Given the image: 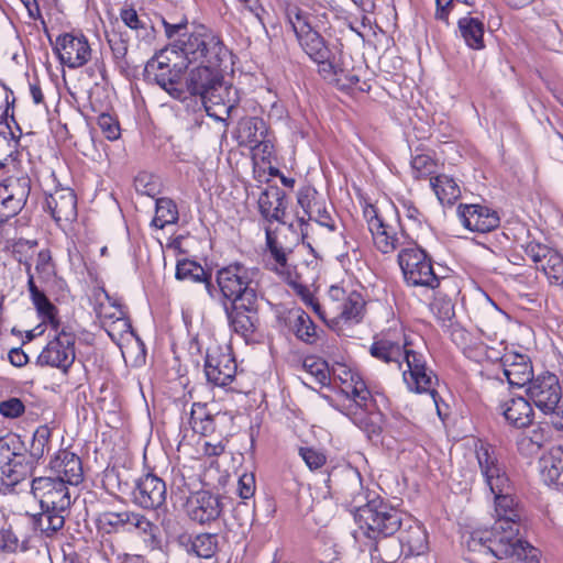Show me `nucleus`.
I'll return each mask as SVG.
<instances>
[{
  "instance_id": "obj_39",
  "label": "nucleus",
  "mask_w": 563,
  "mask_h": 563,
  "mask_svg": "<svg viewBox=\"0 0 563 563\" xmlns=\"http://www.w3.org/2000/svg\"><path fill=\"white\" fill-rule=\"evenodd\" d=\"M176 278L179 280L205 283L206 288L211 292L210 275L195 261L187 258L178 261L176 265Z\"/></svg>"
},
{
  "instance_id": "obj_56",
  "label": "nucleus",
  "mask_w": 563,
  "mask_h": 563,
  "mask_svg": "<svg viewBox=\"0 0 563 563\" xmlns=\"http://www.w3.org/2000/svg\"><path fill=\"white\" fill-rule=\"evenodd\" d=\"M319 194L311 186H305L298 190L297 201L302 208L305 214H311L313 208H316L320 201H318Z\"/></svg>"
},
{
  "instance_id": "obj_22",
  "label": "nucleus",
  "mask_w": 563,
  "mask_h": 563,
  "mask_svg": "<svg viewBox=\"0 0 563 563\" xmlns=\"http://www.w3.org/2000/svg\"><path fill=\"white\" fill-rule=\"evenodd\" d=\"M457 216L462 224L474 232H489L499 225L496 211L479 205H460Z\"/></svg>"
},
{
  "instance_id": "obj_41",
  "label": "nucleus",
  "mask_w": 563,
  "mask_h": 563,
  "mask_svg": "<svg viewBox=\"0 0 563 563\" xmlns=\"http://www.w3.org/2000/svg\"><path fill=\"white\" fill-rule=\"evenodd\" d=\"M189 423L195 433L203 437L210 435L216 430L214 418L207 411L205 404L195 402L192 405Z\"/></svg>"
},
{
  "instance_id": "obj_13",
  "label": "nucleus",
  "mask_w": 563,
  "mask_h": 563,
  "mask_svg": "<svg viewBox=\"0 0 563 563\" xmlns=\"http://www.w3.org/2000/svg\"><path fill=\"white\" fill-rule=\"evenodd\" d=\"M68 485L60 478L40 476L32 481L31 488L42 510L66 511L71 505Z\"/></svg>"
},
{
  "instance_id": "obj_48",
  "label": "nucleus",
  "mask_w": 563,
  "mask_h": 563,
  "mask_svg": "<svg viewBox=\"0 0 563 563\" xmlns=\"http://www.w3.org/2000/svg\"><path fill=\"white\" fill-rule=\"evenodd\" d=\"M294 329L296 336L305 343L312 344L318 338L317 327L309 314L305 311L298 312L294 323Z\"/></svg>"
},
{
  "instance_id": "obj_18",
  "label": "nucleus",
  "mask_w": 563,
  "mask_h": 563,
  "mask_svg": "<svg viewBox=\"0 0 563 563\" xmlns=\"http://www.w3.org/2000/svg\"><path fill=\"white\" fill-rule=\"evenodd\" d=\"M236 90L227 86L223 79L210 89L201 99L207 114L219 121H224L236 109Z\"/></svg>"
},
{
  "instance_id": "obj_62",
  "label": "nucleus",
  "mask_w": 563,
  "mask_h": 563,
  "mask_svg": "<svg viewBox=\"0 0 563 563\" xmlns=\"http://www.w3.org/2000/svg\"><path fill=\"white\" fill-rule=\"evenodd\" d=\"M24 410V404L15 397L0 404V413L7 418H18L23 415Z\"/></svg>"
},
{
  "instance_id": "obj_38",
  "label": "nucleus",
  "mask_w": 563,
  "mask_h": 563,
  "mask_svg": "<svg viewBox=\"0 0 563 563\" xmlns=\"http://www.w3.org/2000/svg\"><path fill=\"white\" fill-rule=\"evenodd\" d=\"M430 185L442 205H453L461 196L456 180L445 174L431 178Z\"/></svg>"
},
{
  "instance_id": "obj_32",
  "label": "nucleus",
  "mask_w": 563,
  "mask_h": 563,
  "mask_svg": "<svg viewBox=\"0 0 563 563\" xmlns=\"http://www.w3.org/2000/svg\"><path fill=\"white\" fill-rule=\"evenodd\" d=\"M399 543L407 556L424 554L429 549L428 533L420 522L410 521L408 527L400 531Z\"/></svg>"
},
{
  "instance_id": "obj_44",
  "label": "nucleus",
  "mask_w": 563,
  "mask_h": 563,
  "mask_svg": "<svg viewBox=\"0 0 563 563\" xmlns=\"http://www.w3.org/2000/svg\"><path fill=\"white\" fill-rule=\"evenodd\" d=\"M178 220V209L175 202L169 198H159L156 200L155 217L152 224L157 229H163L168 224H174Z\"/></svg>"
},
{
  "instance_id": "obj_59",
  "label": "nucleus",
  "mask_w": 563,
  "mask_h": 563,
  "mask_svg": "<svg viewBox=\"0 0 563 563\" xmlns=\"http://www.w3.org/2000/svg\"><path fill=\"white\" fill-rule=\"evenodd\" d=\"M170 52L169 44L162 49L159 53H157L155 56H153L145 65V74H153L156 70H162L163 68H169L170 67V59L167 56V53Z\"/></svg>"
},
{
  "instance_id": "obj_33",
  "label": "nucleus",
  "mask_w": 563,
  "mask_h": 563,
  "mask_svg": "<svg viewBox=\"0 0 563 563\" xmlns=\"http://www.w3.org/2000/svg\"><path fill=\"white\" fill-rule=\"evenodd\" d=\"M179 544L188 554L201 559H211L218 551V536L213 533H199L195 537L180 536Z\"/></svg>"
},
{
  "instance_id": "obj_21",
  "label": "nucleus",
  "mask_w": 563,
  "mask_h": 563,
  "mask_svg": "<svg viewBox=\"0 0 563 563\" xmlns=\"http://www.w3.org/2000/svg\"><path fill=\"white\" fill-rule=\"evenodd\" d=\"M166 484L153 474L142 477L133 490L135 504L144 509H157L165 504Z\"/></svg>"
},
{
  "instance_id": "obj_47",
  "label": "nucleus",
  "mask_w": 563,
  "mask_h": 563,
  "mask_svg": "<svg viewBox=\"0 0 563 563\" xmlns=\"http://www.w3.org/2000/svg\"><path fill=\"white\" fill-rule=\"evenodd\" d=\"M545 442V435L542 429L537 428L529 433L521 434L517 440L519 452L526 456L537 454Z\"/></svg>"
},
{
  "instance_id": "obj_50",
  "label": "nucleus",
  "mask_w": 563,
  "mask_h": 563,
  "mask_svg": "<svg viewBox=\"0 0 563 563\" xmlns=\"http://www.w3.org/2000/svg\"><path fill=\"white\" fill-rule=\"evenodd\" d=\"M35 272L41 282H49L56 275L55 264L48 249L38 250L35 257Z\"/></svg>"
},
{
  "instance_id": "obj_53",
  "label": "nucleus",
  "mask_w": 563,
  "mask_h": 563,
  "mask_svg": "<svg viewBox=\"0 0 563 563\" xmlns=\"http://www.w3.org/2000/svg\"><path fill=\"white\" fill-rule=\"evenodd\" d=\"M0 454L2 460H10L19 455H29L24 443L19 435L12 434L5 437L0 443Z\"/></svg>"
},
{
  "instance_id": "obj_57",
  "label": "nucleus",
  "mask_w": 563,
  "mask_h": 563,
  "mask_svg": "<svg viewBox=\"0 0 563 563\" xmlns=\"http://www.w3.org/2000/svg\"><path fill=\"white\" fill-rule=\"evenodd\" d=\"M98 126L102 131L103 135L110 140H118L120 136L119 122L109 113H101L98 117Z\"/></svg>"
},
{
  "instance_id": "obj_36",
  "label": "nucleus",
  "mask_w": 563,
  "mask_h": 563,
  "mask_svg": "<svg viewBox=\"0 0 563 563\" xmlns=\"http://www.w3.org/2000/svg\"><path fill=\"white\" fill-rule=\"evenodd\" d=\"M120 16L128 27L135 31L139 38L145 41L146 43L154 41L156 31L147 16L139 15L137 12L132 8L122 9Z\"/></svg>"
},
{
  "instance_id": "obj_29",
  "label": "nucleus",
  "mask_w": 563,
  "mask_h": 563,
  "mask_svg": "<svg viewBox=\"0 0 563 563\" xmlns=\"http://www.w3.org/2000/svg\"><path fill=\"white\" fill-rule=\"evenodd\" d=\"M506 421L516 428L529 427L534 417L531 402L525 397H509L499 405Z\"/></svg>"
},
{
  "instance_id": "obj_26",
  "label": "nucleus",
  "mask_w": 563,
  "mask_h": 563,
  "mask_svg": "<svg viewBox=\"0 0 563 563\" xmlns=\"http://www.w3.org/2000/svg\"><path fill=\"white\" fill-rule=\"evenodd\" d=\"M30 191L31 180L29 177H10L0 189L2 205L9 210L10 214H15L25 205Z\"/></svg>"
},
{
  "instance_id": "obj_35",
  "label": "nucleus",
  "mask_w": 563,
  "mask_h": 563,
  "mask_svg": "<svg viewBox=\"0 0 563 563\" xmlns=\"http://www.w3.org/2000/svg\"><path fill=\"white\" fill-rule=\"evenodd\" d=\"M542 479L547 484L555 483L563 472V448L553 446L542 455L539 462Z\"/></svg>"
},
{
  "instance_id": "obj_14",
  "label": "nucleus",
  "mask_w": 563,
  "mask_h": 563,
  "mask_svg": "<svg viewBox=\"0 0 563 563\" xmlns=\"http://www.w3.org/2000/svg\"><path fill=\"white\" fill-rule=\"evenodd\" d=\"M526 394L540 411L548 415L558 408L562 398V388L555 374L543 372L531 379Z\"/></svg>"
},
{
  "instance_id": "obj_43",
  "label": "nucleus",
  "mask_w": 563,
  "mask_h": 563,
  "mask_svg": "<svg viewBox=\"0 0 563 563\" xmlns=\"http://www.w3.org/2000/svg\"><path fill=\"white\" fill-rule=\"evenodd\" d=\"M238 132L241 143L256 145L264 139L265 123L258 118H245L239 122Z\"/></svg>"
},
{
  "instance_id": "obj_31",
  "label": "nucleus",
  "mask_w": 563,
  "mask_h": 563,
  "mask_svg": "<svg viewBox=\"0 0 563 563\" xmlns=\"http://www.w3.org/2000/svg\"><path fill=\"white\" fill-rule=\"evenodd\" d=\"M27 289L32 303L36 309L38 318L42 320V323L48 324L53 330L57 331L60 325L58 309L47 298L44 291L38 289L35 284V277L30 276V280H27Z\"/></svg>"
},
{
  "instance_id": "obj_2",
  "label": "nucleus",
  "mask_w": 563,
  "mask_h": 563,
  "mask_svg": "<svg viewBox=\"0 0 563 563\" xmlns=\"http://www.w3.org/2000/svg\"><path fill=\"white\" fill-rule=\"evenodd\" d=\"M369 354L377 361L402 371V380L407 388L417 394H429L438 406V378L428 366L424 355L413 350V344L404 330L389 329L375 335Z\"/></svg>"
},
{
  "instance_id": "obj_8",
  "label": "nucleus",
  "mask_w": 563,
  "mask_h": 563,
  "mask_svg": "<svg viewBox=\"0 0 563 563\" xmlns=\"http://www.w3.org/2000/svg\"><path fill=\"white\" fill-rule=\"evenodd\" d=\"M398 264L408 286L437 289L441 278L434 273L431 258L416 242L398 253Z\"/></svg>"
},
{
  "instance_id": "obj_7",
  "label": "nucleus",
  "mask_w": 563,
  "mask_h": 563,
  "mask_svg": "<svg viewBox=\"0 0 563 563\" xmlns=\"http://www.w3.org/2000/svg\"><path fill=\"white\" fill-rule=\"evenodd\" d=\"M258 269L242 263H232L217 272V284L224 301H257Z\"/></svg>"
},
{
  "instance_id": "obj_27",
  "label": "nucleus",
  "mask_w": 563,
  "mask_h": 563,
  "mask_svg": "<svg viewBox=\"0 0 563 563\" xmlns=\"http://www.w3.org/2000/svg\"><path fill=\"white\" fill-rule=\"evenodd\" d=\"M266 246L271 269L280 275L288 284H294L292 266L288 263L290 250L284 247L275 232L268 228L266 229Z\"/></svg>"
},
{
  "instance_id": "obj_51",
  "label": "nucleus",
  "mask_w": 563,
  "mask_h": 563,
  "mask_svg": "<svg viewBox=\"0 0 563 563\" xmlns=\"http://www.w3.org/2000/svg\"><path fill=\"white\" fill-rule=\"evenodd\" d=\"M290 285L297 290L303 303L328 324L327 299L323 303H320L307 287L298 284L295 279L294 284Z\"/></svg>"
},
{
  "instance_id": "obj_12",
  "label": "nucleus",
  "mask_w": 563,
  "mask_h": 563,
  "mask_svg": "<svg viewBox=\"0 0 563 563\" xmlns=\"http://www.w3.org/2000/svg\"><path fill=\"white\" fill-rule=\"evenodd\" d=\"M526 256L542 272L551 286L563 288V256L556 250L537 241L523 245Z\"/></svg>"
},
{
  "instance_id": "obj_24",
  "label": "nucleus",
  "mask_w": 563,
  "mask_h": 563,
  "mask_svg": "<svg viewBox=\"0 0 563 563\" xmlns=\"http://www.w3.org/2000/svg\"><path fill=\"white\" fill-rule=\"evenodd\" d=\"M503 374L511 386L523 387L533 378V367L528 355L507 352L501 358Z\"/></svg>"
},
{
  "instance_id": "obj_40",
  "label": "nucleus",
  "mask_w": 563,
  "mask_h": 563,
  "mask_svg": "<svg viewBox=\"0 0 563 563\" xmlns=\"http://www.w3.org/2000/svg\"><path fill=\"white\" fill-rule=\"evenodd\" d=\"M351 379L343 380V386L341 390L346 395L347 398H351L355 406L361 409H367L369 402L372 401V395L364 383L358 376L351 374Z\"/></svg>"
},
{
  "instance_id": "obj_63",
  "label": "nucleus",
  "mask_w": 563,
  "mask_h": 563,
  "mask_svg": "<svg viewBox=\"0 0 563 563\" xmlns=\"http://www.w3.org/2000/svg\"><path fill=\"white\" fill-rule=\"evenodd\" d=\"M255 492V477L251 473H244L240 476L238 482V493L243 499H249Z\"/></svg>"
},
{
  "instance_id": "obj_52",
  "label": "nucleus",
  "mask_w": 563,
  "mask_h": 563,
  "mask_svg": "<svg viewBox=\"0 0 563 563\" xmlns=\"http://www.w3.org/2000/svg\"><path fill=\"white\" fill-rule=\"evenodd\" d=\"M64 512L65 511H55L51 509L42 510V514L37 519L38 527L47 536L55 533L56 531L60 530L64 527Z\"/></svg>"
},
{
  "instance_id": "obj_19",
  "label": "nucleus",
  "mask_w": 563,
  "mask_h": 563,
  "mask_svg": "<svg viewBox=\"0 0 563 563\" xmlns=\"http://www.w3.org/2000/svg\"><path fill=\"white\" fill-rule=\"evenodd\" d=\"M205 373L209 383L225 387L231 384L236 374V363L229 352L219 349L208 350L205 361Z\"/></svg>"
},
{
  "instance_id": "obj_30",
  "label": "nucleus",
  "mask_w": 563,
  "mask_h": 563,
  "mask_svg": "<svg viewBox=\"0 0 563 563\" xmlns=\"http://www.w3.org/2000/svg\"><path fill=\"white\" fill-rule=\"evenodd\" d=\"M36 461L31 455H16L10 460H2L1 481L7 487L13 488L15 485L26 479L33 474Z\"/></svg>"
},
{
  "instance_id": "obj_23",
  "label": "nucleus",
  "mask_w": 563,
  "mask_h": 563,
  "mask_svg": "<svg viewBox=\"0 0 563 563\" xmlns=\"http://www.w3.org/2000/svg\"><path fill=\"white\" fill-rule=\"evenodd\" d=\"M54 478H60L65 484L77 486L82 482L84 472L81 460L67 450L58 451L49 462Z\"/></svg>"
},
{
  "instance_id": "obj_34",
  "label": "nucleus",
  "mask_w": 563,
  "mask_h": 563,
  "mask_svg": "<svg viewBox=\"0 0 563 563\" xmlns=\"http://www.w3.org/2000/svg\"><path fill=\"white\" fill-rule=\"evenodd\" d=\"M150 80L155 81L162 89L175 99H185V87L181 81V69L174 67L163 68L153 74H145Z\"/></svg>"
},
{
  "instance_id": "obj_4",
  "label": "nucleus",
  "mask_w": 563,
  "mask_h": 563,
  "mask_svg": "<svg viewBox=\"0 0 563 563\" xmlns=\"http://www.w3.org/2000/svg\"><path fill=\"white\" fill-rule=\"evenodd\" d=\"M288 19L301 48L318 64V71L324 79L340 81L344 78L350 85L358 82L360 79L356 75L349 73L343 64L334 60L324 40L311 27L308 18L302 12L299 10L290 12Z\"/></svg>"
},
{
  "instance_id": "obj_11",
  "label": "nucleus",
  "mask_w": 563,
  "mask_h": 563,
  "mask_svg": "<svg viewBox=\"0 0 563 563\" xmlns=\"http://www.w3.org/2000/svg\"><path fill=\"white\" fill-rule=\"evenodd\" d=\"M76 334L67 329L62 328L56 331L55 336L48 341L37 357L41 366H49L68 373L75 362L76 352L75 343Z\"/></svg>"
},
{
  "instance_id": "obj_25",
  "label": "nucleus",
  "mask_w": 563,
  "mask_h": 563,
  "mask_svg": "<svg viewBox=\"0 0 563 563\" xmlns=\"http://www.w3.org/2000/svg\"><path fill=\"white\" fill-rule=\"evenodd\" d=\"M45 209L56 222H70L77 217V198L69 188L57 189L45 198Z\"/></svg>"
},
{
  "instance_id": "obj_28",
  "label": "nucleus",
  "mask_w": 563,
  "mask_h": 563,
  "mask_svg": "<svg viewBox=\"0 0 563 563\" xmlns=\"http://www.w3.org/2000/svg\"><path fill=\"white\" fill-rule=\"evenodd\" d=\"M257 203L261 214L267 221L285 222L286 195L279 187L269 186L264 189L258 197Z\"/></svg>"
},
{
  "instance_id": "obj_20",
  "label": "nucleus",
  "mask_w": 563,
  "mask_h": 563,
  "mask_svg": "<svg viewBox=\"0 0 563 563\" xmlns=\"http://www.w3.org/2000/svg\"><path fill=\"white\" fill-rule=\"evenodd\" d=\"M221 65L197 64L189 69L184 82L185 93L200 96L201 98L210 91L219 79H223L220 69Z\"/></svg>"
},
{
  "instance_id": "obj_49",
  "label": "nucleus",
  "mask_w": 563,
  "mask_h": 563,
  "mask_svg": "<svg viewBox=\"0 0 563 563\" xmlns=\"http://www.w3.org/2000/svg\"><path fill=\"white\" fill-rule=\"evenodd\" d=\"M448 328L451 340L465 354L471 353L477 347V339L462 325L457 323H450Z\"/></svg>"
},
{
  "instance_id": "obj_17",
  "label": "nucleus",
  "mask_w": 563,
  "mask_h": 563,
  "mask_svg": "<svg viewBox=\"0 0 563 563\" xmlns=\"http://www.w3.org/2000/svg\"><path fill=\"white\" fill-rule=\"evenodd\" d=\"M223 510V504L218 495L207 490L191 494L186 503L188 517L199 523L207 525L216 521Z\"/></svg>"
},
{
  "instance_id": "obj_1",
  "label": "nucleus",
  "mask_w": 563,
  "mask_h": 563,
  "mask_svg": "<svg viewBox=\"0 0 563 563\" xmlns=\"http://www.w3.org/2000/svg\"><path fill=\"white\" fill-rule=\"evenodd\" d=\"M495 506L496 519L490 528L473 530L465 540L470 563H478L481 556L507 560L509 563H538L539 550L520 539L521 510L518 504Z\"/></svg>"
},
{
  "instance_id": "obj_45",
  "label": "nucleus",
  "mask_w": 563,
  "mask_h": 563,
  "mask_svg": "<svg viewBox=\"0 0 563 563\" xmlns=\"http://www.w3.org/2000/svg\"><path fill=\"white\" fill-rule=\"evenodd\" d=\"M302 368L310 379L320 386L330 384V369L325 361L317 356H307L302 362Z\"/></svg>"
},
{
  "instance_id": "obj_42",
  "label": "nucleus",
  "mask_w": 563,
  "mask_h": 563,
  "mask_svg": "<svg viewBox=\"0 0 563 563\" xmlns=\"http://www.w3.org/2000/svg\"><path fill=\"white\" fill-rule=\"evenodd\" d=\"M37 252V242L35 240L20 239L12 245V255L15 261L24 266L27 280H30V276L34 277L32 262Z\"/></svg>"
},
{
  "instance_id": "obj_46",
  "label": "nucleus",
  "mask_w": 563,
  "mask_h": 563,
  "mask_svg": "<svg viewBox=\"0 0 563 563\" xmlns=\"http://www.w3.org/2000/svg\"><path fill=\"white\" fill-rule=\"evenodd\" d=\"M54 428L48 424H42L36 428L33 433V439L30 448V455L35 461H38L51 450V438Z\"/></svg>"
},
{
  "instance_id": "obj_10",
  "label": "nucleus",
  "mask_w": 563,
  "mask_h": 563,
  "mask_svg": "<svg viewBox=\"0 0 563 563\" xmlns=\"http://www.w3.org/2000/svg\"><path fill=\"white\" fill-rule=\"evenodd\" d=\"M365 312V300L361 292H346L340 286H331L327 296L328 325L334 328L341 322L358 323Z\"/></svg>"
},
{
  "instance_id": "obj_15",
  "label": "nucleus",
  "mask_w": 563,
  "mask_h": 563,
  "mask_svg": "<svg viewBox=\"0 0 563 563\" xmlns=\"http://www.w3.org/2000/svg\"><path fill=\"white\" fill-rule=\"evenodd\" d=\"M54 51L60 63L71 69L86 65L91 57L88 40L79 33H64L57 36Z\"/></svg>"
},
{
  "instance_id": "obj_5",
  "label": "nucleus",
  "mask_w": 563,
  "mask_h": 563,
  "mask_svg": "<svg viewBox=\"0 0 563 563\" xmlns=\"http://www.w3.org/2000/svg\"><path fill=\"white\" fill-rule=\"evenodd\" d=\"M346 479L352 493L357 492L351 499V506L357 511L360 520L367 529L369 538L390 537L400 530L402 519L400 512L380 498H375L362 505L364 496L361 490V477L357 472L347 471Z\"/></svg>"
},
{
  "instance_id": "obj_9",
  "label": "nucleus",
  "mask_w": 563,
  "mask_h": 563,
  "mask_svg": "<svg viewBox=\"0 0 563 563\" xmlns=\"http://www.w3.org/2000/svg\"><path fill=\"white\" fill-rule=\"evenodd\" d=\"M363 217L366 221L368 231L372 234L373 243L376 250L383 254H390L397 250L405 249L413 241L399 228L398 223L387 222L373 205H366L363 208Z\"/></svg>"
},
{
  "instance_id": "obj_54",
  "label": "nucleus",
  "mask_w": 563,
  "mask_h": 563,
  "mask_svg": "<svg viewBox=\"0 0 563 563\" xmlns=\"http://www.w3.org/2000/svg\"><path fill=\"white\" fill-rule=\"evenodd\" d=\"M431 309L443 324L451 322L455 316L454 303L448 297L437 296L431 303Z\"/></svg>"
},
{
  "instance_id": "obj_58",
  "label": "nucleus",
  "mask_w": 563,
  "mask_h": 563,
  "mask_svg": "<svg viewBox=\"0 0 563 563\" xmlns=\"http://www.w3.org/2000/svg\"><path fill=\"white\" fill-rule=\"evenodd\" d=\"M299 455L311 471L320 468L327 461L322 452L312 448H300Z\"/></svg>"
},
{
  "instance_id": "obj_3",
  "label": "nucleus",
  "mask_w": 563,
  "mask_h": 563,
  "mask_svg": "<svg viewBox=\"0 0 563 563\" xmlns=\"http://www.w3.org/2000/svg\"><path fill=\"white\" fill-rule=\"evenodd\" d=\"M161 22L169 41L172 53L180 55L189 64L222 65L228 49L221 37L210 27L198 24L188 31V21L183 19L169 23L163 16Z\"/></svg>"
},
{
  "instance_id": "obj_6",
  "label": "nucleus",
  "mask_w": 563,
  "mask_h": 563,
  "mask_svg": "<svg viewBox=\"0 0 563 563\" xmlns=\"http://www.w3.org/2000/svg\"><path fill=\"white\" fill-rule=\"evenodd\" d=\"M475 456L481 475L489 492L494 495L495 506L517 504L512 497V485L508 476L506 465L503 462L497 449L492 444L478 441L475 444Z\"/></svg>"
},
{
  "instance_id": "obj_16",
  "label": "nucleus",
  "mask_w": 563,
  "mask_h": 563,
  "mask_svg": "<svg viewBox=\"0 0 563 563\" xmlns=\"http://www.w3.org/2000/svg\"><path fill=\"white\" fill-rule=\"evenodd\" d=\"M223 301V309L230 329L244 339H249L256 329L257 301Z\"/></svg>"
},
{
  "instance_id": "obj_64",
  "label": "nucleus",
  "mask_w": 563,
  "mask_h": 563,
  "mask_svg": "<svg viewBox=\"0 0 563 563\" xmlns=\"http://www.w3.org/2000/svg\"><path fill=\"white\" fill-rule=\"evenodd\" d=\"M108 43L115 59H123L128 53V41L117 33L108 35Z\"/></svg>"
},
{
  "instance_id": "obj_61",
  "label": "nucleus",
  "mask_w": 563,
  "mask_h": 563,
  "mask_svg": "<svg viewBox=\"0 0 563 563\" xmlns=\"http://www.w3.org/2000/svg\"><path fill=\"white\" fill-rule=\"evenodd\" d=\"M18 147V140L0 133V169L3 168L8 159L13 155Z\"/></svg>"
},
{
  "instance_id": "obj_60",
  "label": "nucleus",
  "mask_w": 563,
  "mask_h": 563,
  "mask_svg": "<svg viewBox=\"0 0 563 563\" xmlns=\"http://www.w3.org/2000/svg\"><path fill=\"white\" fill-rule=\"evenodd\" d=\"M308 217L330 231H334L336 229L334 219L322 202L313 208L311 214H308Z\"/></svg>"
},
{
  "instance_id": "obj_37",
  "label": "nucleus",
  "mask_w": 563,
  "mask_h": 563,
  "mask_svg": "<svg viewBox=\"0 0 563 563\" xmlns=\"http://www.w3.org/2000/svg\"><path fill=\"white\" fill-rule=\"evenodd\" d=\"M459 31L465 44L472 49H483L484 43V23L474 16H464L459 20Z\"/></svg>"
},
{
  "instance_id": "obj_55",
  "label": "nucleus",
  "mask_w": 563,
  "mask_h": 563,
  "mask_svg": "<svg viewBox=\"0 0 563 563\" xmlns=\"http://www.w3.org/2000/svg\"><path fill=\"white\" fill-rule=\"evenodd\" d=\"M435 162L427 154H418L411 159V169L417 179L426 178L434 173Z\"/></svg>"
}]
</instances>
